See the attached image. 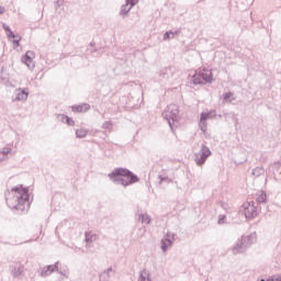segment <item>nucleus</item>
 Wrapping results in <instances>:
<instances>
[{
  "mask_svg": "<svg viewBox=\"0 0 281 281\" xmlns=\"http://www.w3.org/2000/svg\"><path fill=\"white\" fill-rule=\"evenodd\" d=\"M167 237L161 239V249L162 251H168L169 247H172V243L175 240V236H177L175 233H167Z\"/></svg>",
  "mask_w": 281,
  "mask_h": 281,
  "instance_id": "nucleus-9",
  "label": "nucleus"
},
{
  "mask_svg": "<svg viewBox=\"0 0 281 281\" xmlns=\"http://www.w3.org/2000/svg\"><path fill=\"white\" fill-rule=\"evenodd\" d=\"M57 120L58 122H63L65 124L66 120H67V115L65 114H58L57 115Z\"/></svg>",
  "mask_w": 281,
  "mask_h": 281,
  "instance_id": "nucleus-30",
  "label": "nucleus"
},
{
  "mask_svg": "<svg viewBox=\"0 0 281 281\" xmlns=\"http://www.w3.org/2000/svg\"><path fill=\"white\" fill-rule=\"evenodd\" d=\"M158 179H160L159 183H161L162 181H166L168 178L162 177V176H158Z\"/></svg>",
  "mask_w": 281,
  "mask_h": 281,
  "instance_id": "nucleus-36",
  "label": "nucleus"
},
{
  "mask_svg": "<svg viewBox=\"0 0 281 281\" xmlns=\"http://www.w3.org/2000/svg\"><path fill=\"white\" fill-rule=\"evenodd\" d=\"M3 12H5V8L0 7V14H3Z\"/></svg>",
  "mask_w": 281,
  "mask_h": 281,
  "instance_id": "nucleus-40",
  "label": "nucleus"
},
{
  "mask_svg": "<svg viewBox=\"0 0 281 281\" xmlns=\"http://www.w3.org/2000/svg\"><path fill=\"white\" fill-rule=\"evenodd\" d=\"M210 156H212V150H210V147L201 145V151L195 154L196 166H203Z\"/></svg>",
  "mask_w": 281,
  "mask_h": 281,
  "instance_id": "nucleus-4",
  "label": "nucleus"
},
{
  "mask_svg": "<svg viewBox=\"0 0 281 281\" xmlns=\"http://www.w3.org/2000/svg\"><path fill=\"white\" fill-rule=\"evenodd\" d=\"M11 192H16L18 195L7 198V205H9L11 210H16L18 214L27 212V210H30V190L20 186L12 188Z\"/></svg>",
  "mask_w": 281,
  "mask_h": 281,
  "instance_id": "nucleus-1",
  "label": "nucleus"
},
{
  "mask_svg": "<svg viewBox=\"0 0 281 281\" xmlns=\"http://www.w3.org/2000/svg\"><path fill=\"white\" fill-rule=\"evenodd\" d=\"M202 76V85H205V82L212 83V81L214 80V76L212 75V72L207 74V72H200Z\"/></svg>",
  "mask_w": 281,
  "mask_h": 281,
  "instance_id": "nucleus-16",
  "label": "nucleus"
},
{
  "mask_svg": "<svg viewBox=\"0 0 281 281\" xmlns=\"http://www.w3.org/2000/svg\"><path fill=\"white\" fill-rule=\"evenodd\" d=\"M173 34H175V36H179L181 34V31L180 30L175 31Z\"/></svg>",
  "mask_w": 281,
  "mask_h": 281,
  "instance_id": "nucleus-39",
  "label": "nucleus"
},
{
  "mask_svg": "<svg viewBox=\"0 0 281 281\" xmlns=\"http://www.w3.org/2000/svg\"><path fill=\"white\" fill-rule=\"evenodd\" d=\"M192 82H193V85H203V79H202L201 72L194 74L192 76Z\"/></svg>",
  "mask_w": 281,
  "mask_h": 281,
  "instance_id": "nucleus-20",
  "label": "nucleus"
},
{
  "mask_svg": "<svg viewBox=\"0 0 281 281\" xmlns=\"http://www.w3.org/2000/svg\"><path fill=\"white\" fill-rule=\"evenodd\" d=\"M3 157H8V155H10V153H12V148L10 147H5L2 151H0Z\"/></svg>",
  "mask_w": 281,
  "mask_h": 281,
  "instance_id": "nucleus-27",
  "label": "nucleus"
},
{
  "mask_svg": "<svg viewBox=\"0 0 281 281\" xmlns=\"http://www.w3.org/2000/svg\"><path fill=\"white\" fill-rule=\"evenodd\" d=\"M252 204H250V202H247L243 205L244 207V214L246 216V218L251 220V218H256V216H258V210L256 207V205H254V202H251Z\"/></svg>",
  "mask_w": 281,
  "mask_h": 281,
  "instance_id": "nucleus-8",
  "label": "nucleus"
},
{
  "mask_svg": "<svg viewBox=\"0 0 281 281\" xmlns=\"http://www.w3.org/2000/svg\"><path fill=\"white\" fill-rule=\"evenodd\" d=\"M140 218H142V223H146V225H150V215L143 214Z\"/></svg>",
  "mask_w": 281,
  "mask_h": 281,
  "instance_id": "nucleus-25",
  "label": "nucleus"
},
{
  "mask_svg": "<svg viewBox=\"0 0 281 281\" xmlns=\"http://www.w3.org/2000/svg\"><path fill=\"white\" fill-rule=\"evenodd\" d=\"M139 0H125V3H127L131 8H134V5H137Z\"/></svg>",
  "mask_w": 281,
  "mask_h": 281,
  "instance_id": "nucleus-29",
  "label": "nucleus"
},
{
  "mask_svg": "<svg viewBox=\"0 0 281 281\" xmlns=\"http://www.w3.org/2000/svg\"><path fill=\"white\" fill-rule=\"evenodd\" d=\"M89 109H91V105H89V103L72 106V111L76 113H86V111H89Z\"/></svg>",
  "mask_w": 281,
  "mask_h": 281,
  "instance_id": "nucleus-13",
  "label": "nucleus"
},
{
  "mask_svg": "<svg viewBox=\"0 0 281 281\" xmlns=\"http://www.w3.org/2000/svg\"><path fill=\"white\" fill-rule=\"evenodd\" d=\"M162 116L165 117V120H167L170 128H172V124L181 120V116L179 115V105L177 104L168 105L167 110L162 113Z\"/></svg>",
  "mask_w": 281,
  "mask_h": 281,
  "instance_id": "nucleus-3",
  "label": "nucleus"
},
{
  "mask_svg": "<svg viewBox=\"0 0 281 281\" xmlns=\"http://www.w3.org/2000/svg\"><path fill=\"white\" fill-rule=\"evenodd\" d=\"M216 115V111H211V112H203L200 117V122L203 124L205 123L206 120H212Z\"/></svg>",
  "mask_w": 281,
  "mask_h": 281,
  "instance_id": "nucleus-15",
  "label": "nucleus"
},
{
  "mask_svg": "<svg viewBox=\"0 0 281 281\" xmlns=\"http://www.w3.org/2000/svg\"><path fill=\"white\" fill-rule=\"evenodd\" d=\"M2 27H3L4 32H7V33L12 31V29H10L8 26V24H3Z\"/></svg>",
  "mask_w": 281,
  "mask_h": 281,
  "instance_id": "nucleus-34",
  "label": "nucleus"
},
{
  "mask_svg": "<svg viewBox=\"0 0 281 281\" xmlns=\"http://www.w3.org/2000/svg\"><path fill=\"white\" fill-rule=\"evenodd\" d=\"M20 42L21 37H18V40H13V45H16V47H19V45H21Z\"/></svg>",
  "mask_w": 281,
  "mask_h": 281,
  "instance_id": "nucleus-35",
  "label": "nucleus"
},
{
  "mask_svg": "<svg viewBox=\"0 0 281 281\" xmlns=\"http://www.w3.org/2000/svg\"><path fill=\"white\" fill-rule=\"evenodd\" d=\"M93 45H95V42L90 43V47H93Z\"/></svg>",
  "mask_w": 281,
  "mask_h": 281,
  "instance_id": "nucleus-42",
  "label": "nucleus"
},
{
  "mask_svg": "<svg viewBox=\"0 0 281 281\" xmlns=\"http://www.w3.org/2000/svg\"><path fill=\"white\" fill-rule=\"evenodd\" d=\"M113 123L111 121H106L102 124V128H104L105 131H111Z\"/></svg>",
  "mask_w": 281,
  "mask_h": 281,
  "instance_id": "nucleus-24",
  "label": "nucleus"
},
{
  "mask_svg": "<svg viewBox=\"0 0 281 281\" xmlns=\"http://www.w3.org/2000/svg\"><path fill=\"white\" fill-rule=\"evenodd\" d=\"M24 271H25L24 266L22 263H19L13 267V269L11 270V273L13 278H19V276H21Z\"/></svg>",
  "mask_w": 281,
  "mask_h": 281,
  "instance_id": "nucleus-12",
  "label": "nucleus"
},
{
  "mask_svg": "<svg viewBox=\"0 0 281 281\" xmlns=\"http://www.w3.org/2000/svg\"><path fill=\"white\" fill-rule=\"evenodd\" d=\"M93 52H97L95 49L94 50H91V53L93 54Z\"/></svg>",
  "mask_w": 281,
  "mask_h": 281,
  "instance_id": "nucleus-45",
  "label": "nucleus"
},
{
  "mask_svg": "<svg viewBox=\"0 0 281 281\" xmlns=\"http://www.w3.org/2000/svg\"><path fill=\"white\" fill-rule=\"evenodd\" d=\"M257 201H258V203H267V193L266 192H261V194H259L257 196Z\"/></svg>",
  "mask_w": 281,
  "mask_h": 281,
  "instance_id": "nucleus-22",
  "label": "nucleus"
},
{
  "mask_svg": "<svg viewBox=\"0 0 281 281\" xmlns=\"http://www.w3.org/2000/svg\"><path fill=\"white\" fill-rule=\"evenodd\" d=\"M139 281H150V271L144 269L139 273Z\"/></svg>",
  "mask_w": 281,
  "mask_h": 281,
  "instance_id": "nucleus-18",
  "label": "nucleus"
},
{
  "mask_svg": "<svg viewBox=\"0 0 281 281\" xmlns=\"http://www.w3.org/2000/svg\"><path fill=\"white\" fill-rule=\"evenodd\" d=\"M201 131H203L205 133V126L204 127H201Z\"/></svg>",
  "mask_w": 281,
  "mask_h": 281,
  "instance_id": "nucleus-43",
  "label": "nucleus"
},
{
  "mask_svg": "<svg viewBox=\"0 0 281 281\" xmlns=\"http://www.w3.org/2000/svg\"><path fill=\"white\" fill-rule=\"evenodd\" d=\"M57 5L60 8V5H63V2H60V0L56 1Z\"/></svg>",
  "mask_w": 281,
  "mask_h": 281,
  "instance_id": "nucleus-41",
  "label": "nucleus"
},
{
  "mask_svg": "<svg viewBox=\"0 0 281 281\" xmlns=\"http://www.w3.org/2000/svg\"><path fill=\"white\" fill-rule=\"evenodd\" d=\"M169 38H175V32H172V31H167V32L164 34V41H169Z\"/></svg>",
  "mask_w": 281,
  "mask_h": 281,
  "instance_id": "nucleus-23",
  "label": "nucleus"
},
{
  "mask_svg": "<svg viewBox=\"0 0 281 281\" xmlns=\"http://www.w3.org/2000/svg\"><path fill=\"white\" fill-rule=\"evenodd\" d=\"M232 251L234 256H238V254H245L247 251V248H245V244L243 243V239H240L233 248Z\"/></svg>",
  "mask_w": 281,
  "mask_h": 281,
  "instance_id": "nucleus-11",
  "label": "nucleus"
},
{
  "mask_svg": "<svg viewBox=\"0 0 281 281\" xmlns=\"http://www.w3.org/2000/svg\"><path fill=\"white\" fill-rule=\"evenodd\" d=\"M225 218H227V216L222 215V216L218 218V225L225 224Z\"/></svg>",
  "mask_w": 281,
  "mask_h": 281,
  "instance_id": "nucleus-33",
  "label": "nucleus"
},
{
  "mask_svg": "<svg viewBox=\"0 0 281 281\" xmlns=\"http://www.w3.org/2000/svg\"><path fill=\"white\" fill-rule=\"evenodd\" d=\"M7 157H8V156H3L2 153L0 151V161L5 160Z\"/></svg>",
  "mask_w": 281,
  "mask_h": 281,
  "instance_id": "nucleus-37",
  "label": "nucleus"
},
{
  "mask_svg": "<svg viewBox=\"0 0 281 281\" xmlns=\"http://www.w3.org/2000/svg\"><path fill=\"white\" fill-rule=\"evenodd\" d=\"M164 78H166V74H162Z\"/></svg>",
  "mask_w": 281,
  "mask_h": 281,
  "instance_id": "nucleus-44",
  "label": "nucleus"
},
{
  "mask_svg": "<svg viewBox=\"0 0 281 281\" xmlns=\"http://www.w3.org/2000/svg\"><path fill=\"white\" fill-rule=\"evenodd\" d=\"M7 36L8 38H19V35H15L12 31L7 32Z\"/></svg>",
  "mask_w": 281,
  "mask_h": 281,
  "instance_id": "nucleus-32",
  "label": "nucleus"
},
{
  "mask_svg": "<svg viewBox=\"0 0 281 281\" xmlns=\"http://www.w3.org/2000/svg\"><path fill=\"white\" fill-rule=\"evenodd\" d=\"M274 280H277V281H281V274H277V276H274Z\"/></svg>",
  "mask_w": 281,
  "mask_h": 281,
  "instance_id": "nucleus-38",
  "label": "nucleus"
},
{
  "mask_svg": "<svg viewBox=\"0 0 281 281\" xmlns=\"http://www.w3.org/2000/svg\"><path fill=\"white\" fill-rule=\"evenodd\" d=\"M111 273H113V268H108L106 270L101 272L100 276H99L100 281L111 280Z\"/></svg>",
  "mask_w": 281,
  "mask_h": 281,
  "instance_id": "nucleus-14",
  "label": "nucleus"
},
{
  "mask_svg": "<svg viewBox=\"0 0 281 281\" xmlns=\"http://www.w3.org/2000/svg\"><path fill=\"white\" fill-rule=\"evenodd\" d=\"M85 236H86V243H93V237L91 236V233L86 232Z\"/></svg>",
  "mask_w": 281,
  "mask_h": 281,
  "instance_id": "nucleus-28",
  "label": "nucleus"
},
{
  "mask_svg": "<svg viewBox=\"0 0 281 281\" xmlns=\"http://www.w3.org/2000/svg\"><path fill=\"white\" fill-rule=\"evenodd\" d=\"M64 124H67L68 126H74V124H76V121H74V119L66 115V121Z\"/></svg>",
  "mask_w": 281,
  "mask_h": 281,
  "instance_id": "nucleus-26",
  "label": "nucleus"
},
{
  "mask_svg": "<svg viewBox=\"0 0 281 281\" xmlns=\"http://www.w3.org/2000/svg\"><path fill=\"white\" fill-rule=\"evenodd\" d=\"M232 95H234V93L232 92L224 93V97H223L224 102H227V100H231Z\"/></svg>",
  "mask_w": 281,
  "mask_h": 281,
  "instance_id": "nucleus-31",
  "label": "nucleus"
},
{
  "mask_svg": "<svg viewBox=\"0 0 281 281\" xmlns=\"http://www.w3.org/2000/svg\"><path fill=\"white\" fill-rule=\"evenodd\" d=\"M131 10H133V7H130L127 3L123 4L121 7V16H123V19H125V16H128V12H131Z\"/></svg>",
  "mask_w": 281,
  "mask_h": 281,
  "instance_id": "nucleus-17",
  "label": "nucleus"
},
{
  "mask_svg": "<svg viewBox=\"0 0 281 281\" xmlns=\"http://www.w3.org/2000/svg\"><path fill=\"white\" fill-rule=\"evenodd\" d=\"M34 58H36V54L34 53V50H27L25 55L21 57V63H23V65H26V67H29V69L32 71L34 70V67H36V65L34 64Z\"/></svg>",
  "mask_w": 281,
  "mask_h": 281,
  "instance_id": "nucleus-6",
  "label": "nucleus"
},
{
  "mask_svg": "<svg viewBox=\"0 0 281 281\" xmlns=\"http://www.w3.org/2000/svg\"><path fill=\"white\" fill-rule=\"evenodd\" d=\"M251 175L252 177H262V175H265V168L256 167L255 169H252Z\"/></svg>",
  "mask_w": 281,
  "mask_h": 281,
  "instance_id": "nucleus-19",
  "label": "nucleus"
},
{
  "mask_svg": "<svg viewBox=\"0 0 281 281\" xmlns=\"http://www.w3.org/2000/svg\"><path fill=\"white\" fill-rule=\"evenodd\" d=\"M257 238H256V234L252 233L248 236H243L241 237V241L244 243V246L246 249H249V247H251L254 245V243H256Z\"/></svg>",
  "mask_w": 281,
  "mask_h": 281,
  "instance_id": "nucleus-10",
  "label": "nucleus"
},
{
  "mask_svg": "<svg viewBox=\"0 0 281 281\" xmlns=\"http://www.w3.org/2000/svg\"><path fill=\"white\" fill-rule=\"evenodd\" d=\"M58 265H60V262L57 261L54 265H48L42 268L40 276L42 278H47V276H52L54 272L60 273V276H65V272L58 269Z\"/></svg>",
  "mask_w": 281,
  "mask_h": 281,
  "instance_id": "nucleus-5",
  "label": "nucleus"
},
{
  "mask_svg": "<svg viewBox=\"0 0 281 281\" xmlns=\"http://www.w3.org/2000/svg\"><path fill=\"white\" fill-rule=\"evenodd\" d=\"M30 98V91L27 88L21 89L18 88L14 91V95L12 97V102H25Z\"/></svg>",
  "mask_w": 281,
  "mask_h": 281,
  "instance_id": "nucleus-7",
  "label": "nucleus"
},
{
  "mask_svg": "<svg viewBox=\"0 0 281 281\" xmlns=\"http://www.w3.org/2000/svg\"><path fill=\"white\" fill-rule=\"evenodd\" d=\"M108 177L116 186H123V188H128V186H133V183H139V177L127 168H115Z\"/></svg>",
  "mask_w": 281,
  "mask_h": 281,
  "instance_id": "nucleus-2",
  "label": "nucleus"
},
{
  "mask_svg": "<svg viewBox=\"0 0 281 281\" xmlns=\"http://www.w3.org/2000/svg\"><path fill=\"white\" fill-rule=\"evenodd\" d=\"M87 133H89L87 130L81 128L76 131V137L79 139H82V137H87Z\"/></svg>",
  "mask_w": 281,
  "mask_h": 281,
  "instance_id": "nucleus-21",
  "label": "nucleus"
}]
</instances>
